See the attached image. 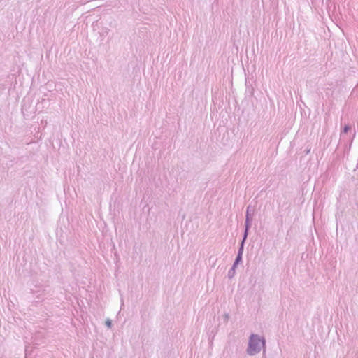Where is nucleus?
I'll return each mask as SVG.
<instances>
[{
	"mask_svg": "<svg viewBox=\"0 0 358 358\" xmlns=\"http://www.w3.org/2000/svg\"><path fill=\"white\" fill-rule=\"evenodd\" d=\"M253 213L254 209H252V206L249 205L246 208L245 212V220L244 223V231L246 234H249V231L252 226V219H253Z\"/></svg>",
	"mask_w": 358,
	"mask_h": 358,
	"instance_id": "obj_2",
	"label": "nucleus"
},
{
	"mask_svg": "<svg viewBox=\"0 0 358 358\" xmlns=\"http://www.w3.org/2000/svg\"><path fill=\"white\" fill-rule=\"evenodd\" d=\"M105 324H106V327L109 329H110L113 326L112 320L110 319H107L105 322Z\"/></svg>",
	"mask_w": 358,
	"mask_h": 358,
	"instance_id": "obj_7",
	"label": "nucleus"
},
{
	"mask_svg": "<svg viewBox=\"0 0 358 358\" xmlns=\"http://www.w3.org/2000/svg\"><path fill=\"white\" fill-rule=\"evenodd\" d=\"M242 260H243V257L236 255V259H235V260L234 262V264H233L234 266V267H237L238 265L242 262Z\"/></svg>",
	"mask_w": 358,
	"mask_h": 358,
	"instance_id": "obj_5",
	"label": "nucleus"
},
{
	"mask_svg": "<svg viewBox=\"0 0 358 358\" xmlns=\"http://www.w3.org/2000/svg\"><path fill=\"white\" fill-rule=\"evenodd\" d=\"M224 321H225V322H227V321H228V320H229V313H225V314L224 315Z\"/></svg>",
	"mask_w": 358,
	"mask_h": 358,
	"instance_id": "obj_8",
	"label": "nucleus"
},
{
	"mask_svg": "<svg viewBox=\"0 0 358 358\" xmlns=\"http://www.w3.org/2000/svg\"><path fill=\"white\" fill-rule=\"evenodd\" d=\"M248 236V234L245 235V233L243 232V238L241 240V242L240 243V245H239V248H238V250L237 255H240V256L243 257V250H244V245H245V241H246Z\"/></svg>",
	"mask_w": 358,
	"mask_h": 358,
	"instance_id": "obj_3",
	"label": "nucleus"
},
{
	"mask_svg": "<svg viewBox=\"0 0 358 358\" xmlns=\"http://www.w3.org/2000/svg\"><path fill=\"white\" fill-rule=\"evenodd\" d=\"M236 268L237 267H234V264H233L231 268L229 270L228 273H227V277L229 279H231L234 277V275L236 274Z\"/></svg>",
	"mask_w": 358,
	"mask_h": 358,
	"instance_id": "obj_4",
	"label": "nucleus"
},
{
	"mask_svg": "<svg viewBox=\"0 0 358 358\" xmlns=\"http://www.w3.org/2000/svg\"><path fill=\"white\" fill-rule=\"evenodd\" d=\"M351 129V126L350 124H345L342 131L341 134H347Z\"/></svg>",
	"mask_w": 358,
	"mask_h": 358,
	"instance_id": "obj_6",
	"label": "nucleus"
},
{
	"mask_svg": "<svg viewBox=\"0 0 358 358\" xmlns=\"http://www.w3.org/2000/svg\"><path fill=\"white\" fill-rule=\"evenodd\" d=\"M260 344H262L264 348H266V339L264 337H260L257 334H252L249 338L248 346L246 350L247 353L249 355H255L259 353L262 350Z\"/></svg>",
	"mask_w": 358,
	"mask_h": 358,
	"instance_id": "obj_1",
	"label": "nucleus"
}]
</instances>
